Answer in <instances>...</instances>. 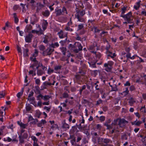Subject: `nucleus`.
Returning <instances> with one entry per match:
<instances>
[{
  "label": "nucleus",
  "instance_id": "f704fd0d",
  "mask_svg": "<svg viewBox=\"0 0 146 146\" xmlns=\"http://www.w3.org/2000/svg\"><path fill=\"white\" fill-rule=\"evenodd\" d=\"M43 96L41 94H40L38 96H36L37 100H39L40 101L42 99H43Z\"/></svg>",
  "mask_w": 146,
  "mask_h": 146
},
{
  "label": "nucleus",
  "instance_id": "c756f323",
  "mask_svg": "<svg viewBox=\"0 0 146 146\" xmlns=\"http://www.w3.org/2000/svg\"><path fill=\"white\" fill-rule=\"evenodd\" d=\"M41 113L40 112L39 110L36 111L35 114V116L36 117L38 118H40V116L41 115Z\"/></svg>",
  "mask_w": 146,
  "mask_h": 146
},
{
  "label": "nucleus",
  "instance_id": "864d4df0",
  "mask_svg": "<svg viewBox=\"0 0 146 146\" xmlns=\"http://www.w3.org/2000/svg\"><path fill=\"white\" fill-rule=\"evenodd\" d=\"M54 70L53 69H51L50 68H49L48 70V73L49 74H50L51 73L53 72Z\"/></svg>",
  "mask_w": 146,
  "mask_h": 146
},
{
  "label": "nucleus",
  "instance_id": "13d9d810",
  "mask_svg": "<svg viewBox=\"0 0 146 146\" xmlns=\"http://www.w3.org/2000/svg\"><path fill=\"white\" fill-rule=\"evenodd\" d=\"M138 47V43L137 42H134V48L135 49H136Z\"/></svg>",
  "mask_w": 146,
  "mask_h": 146
},
{
  "label": "nucleus",
  "instance_id": "c9c22d12",
  "mask_svg": "<svg viewBox=\"0 0 146 146\" xmlns=\"http://www.w3.org/2000/svg\"><path fill=\"white\" fill-rule=\"evenodd\" d=\"M65 29L66 31H69L71 32H72L73 29L70 27V26H66L65 28Z\"/></svg>",
  "mask_w": 146,
  "mask_h": 146
},
{
  "label": "nucleus",
  "instance_id": "4c0bfd02",
  "mask_svg": "<svg viewBox=\"0 0 146 146\" xmlns=\"http://www.w3.org/2000/svg\"><path fill=\"white\" fill-rule=\"evenodd\" d=\"M131 53H130L129 52L127 53V54L126 55V56L127 58V59L126 60H123V62H127V60H128V58H130L131 57Z\"/></svg>",
  "mask_w": 146,
  "mask_h": 146
},
{
  "label": "nucleus",
  "instance_id": "1a4fd4ad",
  "mask_svg": "<svg viewBox=\"0 0 146 146\" xmlns=\"http://www.w3.org/2000/svg\"><path fill=\"white\" fill-rule=\"evenodd\" d=\"M57 34L59 36L60 38H62L65 37H67V33H64L63 31L62 30H61Z\"/></svg>",
  "mask_w": 146,
  "mask_h": 146
},
{
  "label": "nucleus",
  "instance_id": "5fc2aeb1",
  "mask_svg": "<svg viewBox=\"0 0 146 146\" xmlns=\"http://www.w3.org/2000/svg\"><path fill=\"white\" fill-rule=\"evenodd\" d=\"M27 125L26 124H24L21 122L20 123V126L21 127L23 128L24 129L25 128Z\"/></svg>",
  "mask_w": 146,
  "mask_h": 146
},
{
  "label": "nucleus",
  "instance_id": "6e6552de",
  "mask_svg": "<svg viewBox=\"0 0 146 146\" xmlns=\"http://www.w3.org/2000/svg\"><path fill=\"white\" fill-rule=\"evenodd\" d=\"M33 36V35L30 32L29 34L26 36L25 37V41L27 42H30L31 41L32 38Z\"/></svg>",
  "mask_w": 146,
  "mask_h": 146
},
{
  "label": "nucleus",
  "instance_id": "8fccbe9b",
  "mask_svg": "<svg viewBox=\"0 0 146 146\" xmlns=\"http://www.w3.org/2000/svg\"><path fill=\"white\" fill-rule=\"evenodd\" d=\"M3 140L5 141L10 142L12 141V139L9 137H8L7 138V139H6L5 138H4V139Z\"/></svg>",
  "mask_w": 146,
  "mask_h": 146
},
{
  "label": "nucleus",
  "instance_id": "423d86ee",
  "mask_svg": "<svg viewBox=\"0 0 146 146\" xmlns=\"http://www.w3.org/2000/svg\"><path fill=\"white\" fill-rule=\"evenodd\" d=\"M113 62L112 61H109L108 63H106L104 65V67H106L108 70H106L107 71H109L111 70V67L113 64Z\"/></svg>",
  "mask_w": 146,
  "mask_h": 146
},
{
  "label": "nucleus",
  "instance_id": "a19ab883",
  "mask_svg": "<svg viewBox=\"0 0 146 146\" xmlns=\"http://www.w3.org/2000/svg\"><path fill=\"white\" fill-rule=\"evenodd\" d=\"M19 141L21 143H23L24 142V138L22 137V135H20L19 136Z\"/></svg>",
  "mask_w": 146,
  "mask_h": 146
},
{
  "label": "nucleus",
  "instance_id": "c85d7f7f",
  "mask_svg": "<svg viewBox=\"0 0 146 146\" xmlns=\"http://www.w3.org/2000/svg\"><path fill=\"white\" fill-rule=\"evenodd\" d=\"M104 139L99 137L98 140V143L99 144L103 145Z\"/></svg>",
  "mask_w": 146,
  "mask_h": 146
},
{
  "label": "nucleus",
  "instance_id": "473e14b6",
  "mask_svg": "<svg viewBox=\"0 0 146 146\" xmlns=\"http://www.w3.org/2000/svg\"><path fill=\"white\" fill-rule=\"evenodd\" d=\"M84 24H79L78 25V28L77 31H78L80 30H81L82 29L84 28Z\"/></svg>",
  "mask_w": 146,
  "mask_h": 146
},
{
  "label": "nucleus",
  "instance_id": "ddd939ff",
  "mask_svg": "<svg viewBox=\"0 0 146 146\" xmlns=\"http://www.w3.org/2000/svg\"><path fill=\"white\" fill-rule=\"evenodd\" d=\"M62 127L63 128H67L68 129L69 128V125L66 123L65 120H64L62 122Z\"/></svg>",
  "mask_w": 146,
  "mask_h": 146
},
{
  "label": "nucleus",
  "instance_id": "6ab92c4d",
  "mask_svg": "<svg viewBox=\"0 0 146 146\" xmlns=\"http://www.w3.org/2000/svg\"><path fill=\"white\" fill-rule=\"evenodd\" d=\"M51 83L48 82L47 81L45 82L43 84V89H46V87L48 85L51 86Z\"/></svg>",
  "mask_w": 146,
  "mask_h": 146
},
{
  "label": "nucleus",
  "instance_id": "4d7b16f0",
  "mask_svg": "<svg viewBox=\"0 0 146 146\" xmlns=\"http://www.w3.org/2000/svg\"><path fill=\"white\" fill-rule=\"evenodd\" d=\"M72 25V18L71 17L70 18V21L67 23L66 26H70Z\"/></svg>",
  "mask_w": 146,
  "mask_h": 146
},
{
  "label": "nucleus",
  "instance_id": "7ed1b4c3",
  "mask_svg": "<svg viewBox=\"0 0 146 146\" xmlns=\"http://www.w3.org/2000/svg\"><path fill=\"white\" fill-rule=\"evenodd\" d=\"M69 49L74 52V53H78V50L76 47V42H75L74 44H70L68 47Z\"/></svg>",
  "mask_w": 146,
  "mask_h": 146
},
{
  "label": "nucleus",
  "instance_id": "5701e85b",
  "mask_svg": "<svg viewBox=\"0 0 146 146\" xmlns=\"http://www.w3.org/2000/svg\"><path fill=\"white\" fill-rule=\"evenodd\" d=\"M59 46V44L58 42H55L54 43H52L50 45V46L53 48Z\"/></svg>",
  "mask_w": 146,
  "mask_h": 146
},
{
  "label": "nucleus",
  "instance_id": "a211bd4d",
  "mask_svg": "<svg viewBox=\"0 0 146 146\" xmlns=\"http://www.w3.org/2000/svg\"><path fill=\"white\" fill-rule=\"evenodd\" d=\"M110 142H111V141L108 138L104 139L103 145H107L108 143Z\"/></svg>",
  "mask_w": 146,
  "mask_h": 146
},
{
  "label": "nucleus",
  "instance_id": "39448f33",
  "mask_svg": "<svg viewBox=\"0 0 146 146\" xmlns=\"http://www.w3.org/2000/svg\"><path fill=\"white\" fill-rule=\"evenodd\" d=\"M128 123V121L124 119H119L118 125L120 127H124L126 124Z\"/></svg>",
  "mask_w": 146,
  "mask_h": 146
},
{
  "label": "nucleus",
  "instance_id": "4468645a",
  "mask_svg": "<svg viewBox=\"0 0 146 146\" xmlns=\"http://www.w3.org/2000/svg\"><path fill=\"white\" fill-rule=\"evenodd\" d=\"M32 26L31 25H27L25 30V32H28L29 33L31 32L30 31L32 29Z\"/></svg>",
  "mask_w": 146,
  "mask_h": 146
},
{
  "label": "nucleus",
  "instance_id": "f257e3e1",
  "mask_svg": "<svg viewBox=\"0 0 146 146\" xmlns=\"http://www.w3.org/2000/svg\"><path fill=\"white\" fill-rule=\"evenodd\" d=\"M85 13L84 10H81L78 9H76V13L75 15V17L78 19V21L82 22H84V19L83 18V17Z\"/></svg>",
  "mask_w": 146,
  "mask_h": 146
},
{
  "label": "nucleus",
  "instance_id": "774afa93",
  "mask_svg": "<svg viewBox=\"0 0 146 146\" xmlns=\"http://www.w3.org/2000/svg\"><path fill=\"white\" fill-rule=\"evenodd\" d=\"M22 137L24 139H27L28 137V135L27 133H24L23 136H22Z\"/></svg>",
  "mask_w": 146,
  "mask_h": 146
},
{
  "label": "nucleus",
  "instance_id": "72a5a7b5",
  "mask_svg": "<svg viewBox=\"0 0 146 146\" xmlns=\"http://www.w3.org/2000/svg\"><path fill=\"white\" fill-rule=\"evenodd\" d=\"M60 49L61 50L62 52L63 53V54L64 55H65L66 52V49L65 47H62L60 48Z\"/></svg>",
  "mask_w": 146,
  "mask_h": 146
},
{
  "label": "nucleus",
  "instance_id": "49530a36",
  "mask_svg": "<svg viewBox=\"0 0 146 146\" xmlns=\"http://www.w3.org/2000/svg\"><path fill=\"white\" fill-rule=\"evenodd\" d=\"M0 77L2 79H6L7 78V77L6 75L3 73H2L0 76Z\"/></svg>",
  "mask_w": 146,
  "mask_h": 146
},
{
  "label": "nucleus",
  "instance_id": "412c9836",
  "mask_svg": "<svg viewBox=\"0 0 146 146\" xmlns=\"http://www.w3.org/2000/svg\"><path fill=\"white\" fill-rule=\"evenodd\" d=\"M44 73V71L41 69H38L37 70V74L38 76H41Z\"/></svg>",
  "mask_w": 146,
  "mask_h": 146
},
{
  "label": "nucleus",
  "instance_id": "de8ad7c7",
  "mask_svg": "<svg viewBox=\"0 0 146 146\" xmlns=\"http://www.w3.org/2000/svg\"><path fill=\"white\" fill-rule=\"evenodd\" d=\"M26 108L27 111H30L31 109V106L29 104H28L27 105L26 107Z\"/></svg>",
  "mask_w": 146,
  "mask_h": 146
},
{
  "label": "nucleus",
  "instance_id": "58836bf2",
  "mask_svg": "<svg viewBox=\"0 0 146 146\" xmlns=\"http://www.w3.org/2000/svg\"><path fill=\"white\" fill-rule=\"evenodd\" d=\"M38 48L40 50L43 51H44L45 47L43 45H41L39 46Z\"/></svg>",
  "mask_w": 146,
  "mask_h": 146
},
{
  "label": "nucleus",
  "instance_id": "79ce46f5",
  "mask_svg": "<svg viewBox=\"0 0 146 146\" xmlns=\"http://www.w3.org/2000/svg\"><path fill=\"white\" fill-rule=\"evenodd\" d=\"M121 138L123 140H127V138L126 134H124L121 136Z\"/></svg>",
  "mask_w": 146,
  "mask_h": 146
},
{
  "label": "nucleus",
  "instance_id": "e433bc0d",
  "mask_svg": "<svg viewBox=\"0 0 146 146\" xmlns=\"http://www.w3.org/2000/svg\"><path fill=\"white\" fill-rule=\"evenodd\" d=\"M38 52L37 50L35 49V52L33 54V56L34 57H36L38 56Z\"/></svg>",
  "mask_w": 146,
  "mask_h": 146
},
{
  "label": "nucleus",
  "instance_id": "a18cd8bd",
  "mask_svg": "<svg viewBox=\"0 0 146 146\" xmlns=\"http://www.w3.org/2000/svg\"><path fill=\"white\" fill-rule=\"evenodd\" d=\"M48 37L47 36H46L44 37L43 40V42L46 44H47L48 43Z\"/></svg>",
  "mask_w": 146,
  "mask_h": 146
},
{
  "label": "nucleus",
  "instance_id": "c03bdc74",
  "mask_svg": "<svg viewBox=\"0 0 146 146\" xmlns=\"http://www.w3.org/2000/svg\"><path fill=\"white\" fill-rule=\"evenodd\" d=\"M99 137H99V136L95 137H93V141H94L95 143H96V140H98V138H99Z\"/></svg>",
  "mask_w": 146,
  "mask_h": 146
},
{
  "label": "nucleus",
  "instance_id": "bf43d9fd",
  "mask_svg": "<svg viewBox=\"0 0 146 146\" xmlns=\"http://www.w3.org/2000/svg\"><path fill=\"white\" fill-rule=\"evenodd\" d=\"M146 137H145L144 138H143L142 139V141L143 144V146H146V141L145 139Z\"/></svg>",
  "mask_w": 146,
  "mask_h": 146
},
{
  "label": "nucleus",
  "instance_id": "9d476101",
  "mask_svg": "<svg viewBox=\"0 0 146 146\" xmlns=\"http://www.w3.org/2000/svg\"><path fill=\"white\" fill-rule=\"evenodd\" d=\"M28 100L29 101H31V104H33L35 107L37 106V105L35 104V98L33 97L30 98H28Z\"/></svg>",
  "mask_w": 146,
  "mask_h": 146
},
{
  "label": "nucleus",
  "instance_id": "bb28decb",
  "mask_svg": "<svg viewBox=\"0 0 146 146\" xmlns=\"http://www.w3.org/2000/svg\"><path fill=\"white\" fill-rule=\"evenodd\" d=\"M13 15L14 18V22L15 23L17 24L19 21V19L17 17L16 13H14L13 14Z\"/></svg>",
  "mask_w": 146,
  "mask_h": 146
},
{
  "label": "nucleus",
  "instance_id": "37998d69",
  "mask_svg": "<svg viewBox=\"0 0 146 146\" xmlns=\"http://www.w3.org/2000/svg\"><path fill=\"white\" fill-rule=\"evenodd\" d=\"M5 95V92L4 91L0 92V98H1L4 97Z\"/></svg>",
  "mask_w": 146,
  "mask_h": 146
},
{
  "label": "nucleus",
  "instance_id": "052dcab7",
  "mask_svg": "<svg viewBox=\"0 0 146 146\" xmlns=\"http://www.w3.org/2000/svg\"><path fill=\"white\" fill-rule=\"evenodd\" d=\"M81 75L80 74H78L76 75V76L75 77H76V78L77 80H80L81 78Z\"/></svg>",
  "mask_w": 146,
  "mask_h": 146
},
{
  "label": "nucleus",
  "instance_id": "f03ea898",
  "mask_svg": "<svg viewBox=\"0 0 146 146\" xmlns=\"http://www.w3.org/2000/svg\"><path fill=\"white\" fill-rule=\"evenodd\" d=\"M121 17L124 18L125 20L127 21L128 23H133V17L132 16L131 12H129L125 15H121Z\"/></svg>",
  "mask_w": 146,
  "mask_h": 146
},
{
  "label": "nucleus",
  "instance_id": "aec40b11",
  "mask_svg": "<svg viewBox=\"0 0 146 146\" xmlns=\"http://www.w3.org/2000/svg\"><path fill=\"white\" fill-rule=\"evenodd\" d=\"M55 13L56 16H60L62 15L61 10L60 9H58L56 10Z\"/></svg>",
  "mask_w": 146,
  "mask_h": 146
},
{
  "label": "nucleus",
  "instance_id": "e2e57ef3",
  "mask_svg": "<svg viewBox=\"0 0 146 146\" xmlns=\"http://www.w3.org/2000/svg\"><path fill=\"white\" fill-rule=\"evenodd\" d=\"M126 8L124 6L123 8H122L121 10L122 11V12H121V14H123L125 12V11L126 10Z\"/></svg>",
  "mask_w": 146,
  "mask_h": 146
},
{
  "label": "nucleus",
  "instance_id": "a878e982",
  "mask_svg": "<svg viewBox=\"0 0 146 146\" xmlns=\"http://www.w3.org/2000/svg\"><path fill=\"white\" fill-rule=\"evenodd\" d=\"M142 123V122L141 121H138L136 122V121H134L132 123V125H136L139 126Z\"/></svg>",
  "mask_w": 146,
  "mask_h": 146
},
{
  "label": "nucleus",
  "instance_id": "69168bd1",
  "mask_svg": "<svg viewBox=\"0 0 146 146\" xmlns=\"http://www.w3.org/2000/svg\"><path fill=\"white\" fill-rule=\"evenodd\" d=\"M34 94V92L33 91H31L30 92V94H29L28 98H30L31 97H32V96H33Z\"/></svg>",
  "mask_w": 146,
  "mask_h": 146
},
{
  "label": "nucleus",
  "instance_id": "20e7f679",
  "mask_svg": "<svg viewBox=\"0 0 146 146\" xmlns=\"http://www.w3.org/2000/svg\"><path fill=\"white\" fill-rule=\"evenodd\" d=\"M54 51V49L48 48L44 51L42 54L43 56H44L50 55Z\"/></svg>",
  "mask_w": 146,
  "mask_h": 146
},
{
  "label": "nucleus",
  "instance_id": "7c9ffc66",
  "mask_svg": "<svg viewBox=\"0 0 146 146\" xmlns=\"http://www.w3.org/2000/svg\"><path fill=\"white\" fill-rule=\"evenodd\" d=\"M51 98V96L49 95H45L43 96V100L45 101H47Z\"/></svg>",
  "mask_w": 146,
  "mask_h": 146
},
{
  "label": "nucleus",
  "instance_id": "6e6d98bb",
  "mask_svg": "<svg viewBox=\"0 0 146 146\" xmlns=\"http://www.w3.org/2000/svg\"><path fill=\"white\" fill-rule=\"evenodd\" d=\"M61 67L60 66H56L54 67V70L56 71H58L60 70Z\"/></svg>",
  "mask_w": 146,
  "mask_h": 146
},
{
  "label": "nucleus",
  "instance_id": "0e129e2a",
  "mask_svg": "<svg viewBox=\"0 0 146 146\" xmlns=\"http://www.w3.org/2000/svg\"><path fill=\"white\" fill-rule=\"evenodd\" d=\"M51 109V107H48L47 106H45L44 107V110H46L47 112H49L50 110Z\"/></svg>",
  "mask_w": 146,
  "mask_h": 146
},
{
  "label": "nucleus",
  "instance_id": "f3484780",
  "mask_svg": "<svg viewBox=\"0 0 146 146\" xmlns=\"http://www.w3.org/2000/svg\"><path fill=\"white\" fill-rule=\"evenodd\" d=\"M76 47L78 48V52L82 50V46L81 44L78 42H76Z\"/></svg>",
  "mask_w": 146,
  "mask_h": 146
},
{
  "label": "nucleus",
  "instance_id": "3c124183",
  "mask_svg": "<svg viewBox=\"0 0 146 146\" xmlns=\"http://www.w3.org/2000/svg\"><path fill=\"white\" fill-rule=\"evenodd\" d=\"M33 120V121H31L30 122L31 123L33 124H35L38 121V120L37 119H34V120Z\"/></svg>",
  "mask_w": 146,
  "mask_h": 146
},
{
  "label": "nucleus",
  "instance_id": "680f3d73",
  "mask_svg": "<svg viewBox=\"0 0 146 146\" xmlns=\"http://www.w3.org/2000/svg\"><path fill=\"white\" fill-rule=\"evenodd\" d=\"M94 32L95 33H100V30L98 29L97 27H94Z\"/></svg>",
  "mask_w": 146,
  "mask_h": 146
},
{
  "label": "nucleus",
  "instance_id": "9b49d317",
  "mask_svg": "<svg viewBox=\"0 0 146 146\" xmlns=\"http://www.w3.org/2000/svg\"><path fill=\"white\" fill-rule=\"evenodd\" d=\"M45 17H48L50 14V12L48 10H46L44 11H42L41 13Z\"/></svg>",
  "mask_w": 146,
  "mask_h": 146
},
{
  "label": "nucleus",
  "instance_id": "09e8293b",
  "mask_svg": "<svg viewBox=\"0 0 146 146\" xmlns=\"http://www.w3.org/2000/svg\"><path fill=\"white\" fill-rule=\"evenodd\" d=\"M34 79H35V82L36 84L38 85L40 84V80L39 79H36V78H34Z\"/></svg>",
  "mask_w": 146,
  "mask_h": 146
},
{
  "label": "nucleus",
  "instance_id": "cd10ccee",
  "mask_svg": "<svg viewBox=\"0 0 146 146\" xmlns=\"http://www.w3.org/2000/svg\"><path fill=\"white\" fill-rule=\"evenodd\" d=\"M129 92V91L128 90V88H125V91L123 92L121 94L124 96H125L128 94Z\"/></svg>",
  "mask_w": 146,
  "mask_h": 146
},
{
  "label": "nucleus",
  "instance_id": "ea45409f",
  "mask_svg": "<svg viewBox=\"0 0 146 146\" xmlns=\"http://www.w3.org/2000/svg\"><path fill=\"white\" fill-rule=\"evenodd\" d=\"M135 102V101L133 100V98H131L129 102L130 105L131 106Z\"/></svg>",
  "mask_w": 146,
  "mask_h": 146
},
{
  "label": "nucleus",
  "instance_id": "f8f14e48",
  "mask_svg": "<svg viewBox=\"0 0 146 146\" xmlns=\"http://www.w3.org/2000/svg\"><path fill=\"white\" fill-rule=\"evenodd\" d=\"M119 120V119L117 118L116 119H114L111 123L112 125L114 127L115 126L116 129L118 128V124H117V121Z\"/></svg>",
  "mask_w": 146,
  "mask_h": 146
},
{
  "label": "nucleus",
  "instance_id": "4be33fe9",
  "mask_svg": "<svg viewBox=\"0 0 146 146\" xmlns=\"http://www.w3.org/2000/svg\"><path fill=\"white\" fill-rule=\"evenodd\" d=\"M78 127V125L77 124L75 126H72V129L70 130V131L72 133H74L76 130H77V127Z\"/></svg>",
  "mask_w": 146,
  "mask_h": 146
},
{
  "label": "nucleus",
  "instance_id": "2f4dec72",
  "mask_svg": "<svg viewBox=\"0 0 146 146\" xmlns=\"http://www.w3.org/2000/svg\"><path fill=\"white\" fill-rule=\"evenodd\" d=\"M29 52V50L28 49H24V55L25 56H28V52Z\"/></svg>",
  "mask_w": 146,
  "mask_h": 146
},
{
  "label": "nucleus",
  "instance_id": "603ef678",
  "mask_svg": "<svg viewBox=\"0 0 146 146\" xmlns=\"http://www.w3.org/2000/svg\"><path fill=\"white\" fill-rule=\"evenodd\" d=\"M140 110L142 112L144 113H145L146 112V111L145 109V106L142 107L140 109Z\"/></svg>",
  "mask_w": 146,
  "mask_h": 146
},
{
  "label": "nucleus",
  "instance_id": "b1692460",
  "mask_svg": "<svg viewBox=\"0 0 146 146\" xmlns=\"http://www.w3.org/2000/svg\"><path fill=\"white\" fill-rule=\"evenodd\" d=\"M62 13V15L65 14H67L68 12L66 8L64 7H63L61 10Z\"/></svg>",
  "mask_w": 146,
  "mask_h": 146
},
{
  "label": "nucleus",
  "instance_id": "393cba45",
  "mask_svg": "<svg viewBox=\"0 0 146 146\" xmlns=\"http://www.w3.org/2000/svg\"><path fill=\"white\" fill-rule=\"evenodd\" d=\"M97 46V44L96 42H94L93 44L90 46L89 47L90 50H92L94 49L95 47Z\"/></svg>",
  "mask_w": 146,
  "mask_h": 146
},
{
  "label": "nucleus",
  "instance_id": "2eb2a0df",
  "mask_svg": "<svg viewBox=\"0 0 146 146\" xmlns=\"http://www.w3.org/2000/svg\"><path fill=\"white\" fill-rule=\"evenodd\" d=\"M104 125L107 127V129H116L115 126L114 127L111 124V125H108L107 123H105Z\"/></svg>",
  "mask_w": 146,
  "mask_h": 146
},
{
  "label": "nucleus",
  "instance_id": "338daca9",
  "mask_svg": "<svg viewBox=\"0 0 146 146\" xmlns=\"http://www.w3.org/2000/svg\"><path fill=\"white\" fill-rule=\"evenodd\" d=\"M58 127V125L57 124H54V123L52 125L51 127V128L53 129L54 128H57Z\"/></svg>",
  "mask_w": 146,
  "mask_h": 146
},
{
  "label": "nucleus",
  "instance_id": "0eeeda50",
  "mask_svg": "<svg viewBox=\"0 0 146 146\" xmlns=\"http://www.w3.org/2000/svg\"><path fill=\"white\" fill-rule=\"evenodd\" d=\"M44 7V5L41 4L40 2L37 3L36 4V13H38L40 10L42 9Z\"/></svg>",
  "mask_w": 146,
  "mask_h": 146
},
{
  "label": "nucleus",
  "instance_id": "dca6fc26",
  "mask_svg": "<svg viewBox=\"0 0 146 146\" xmlns=\"http://www.w3.org/2000/svg\"><path fill=\"white\" fill-rule=\"evenodd\" d=\"M48 25V23L46 20H44L42 24V27L44 30H45Z\"/></svg>",
  "mask_w": 146,
  "mask_h": 146
}]
</instances>
